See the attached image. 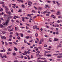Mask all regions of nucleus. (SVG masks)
<instances>
[{
  "mask_svg": "<svg viewBox=\"0 0 62 62\" xmlns=\"http://www.w3.org/2000/svg\"><path fill=\"white\" fill-rule=\"evenodd\" d=\"M8 22H6L5 23H4V22L2 24L4 25H5V26H7L8 25Z\"/></svg>",
  "mask_w": 62,
  "mask_h": 62,
  "instance_id": "f257e3e1",
  "label": "nucleus"
},
{
  "mask_svg": "<svg viewBox=\"0 0 62 62\" xmlns=\"http://www.w3.org/2000/svg\"><path fill=\"white\" fill-rule=\"evenodd\" d=\"M54 41H58V39L55 38L54 39Z\"/></svg>",
  "mask_w": 62,
  "mask_h": 62,
  "instance_id": "f03ea898",
  "label": "nucleus"
},
{
  "mask_svg": "<svg viewBox=\"0 0 62 62\" xmlns=\"http://www.w3.org/2000/svg\"><path fill=\"white\" fill-rule=\"evenodd\" d=\"M12 37H13V36H12V35H10L9 38V39H11V38Z\"/></svg>",
  "mask_w": 62,
  "mask_h": 62,
  "instance_id": "7ed1b4c3",
  "label": "nucleus"
},
{
  "mask_svg": "<svg viewBox=\"0 0 62 62\" xmlns=\"http://www.w3.org/2000/svg\"><path fill=\"white\" fill-rule=\"evenodd\" d=\"M0 27L2 28L4 27V26L1 24H0Z\"/></svg>",
  "mask_w": 62,
  "mask_h": 62,
  "instance_id": "20e7f679",
  "label": "nucleus"
},
{
  "mask_svg": "<svg viewBox=\"0 0 62 62\" xmlns=\"http://www.w3.org/2000/svg\"><path fill=\"white\" fill-rule=\"evenodd\" d=\"M62 56H58L57 57V58H61L62 57Z\"/></svg>",
  "mask_w": 62,
  "mask_h": 62,
  "instance_id": "39448f33",
  "label": "nucleus"
},
{
  "mask_svg": "<svg viewBox=\"0 0 62 62\" xmlns=\"http://www.w3.org/2000/svg\"><path fill=\"white\" fill-rule=\"evenodd\" d=\"M12 54L13 55H14V56H15V55H16V53L15 52L13 53Z\"/></svg>",
  "mask_w": 62,
  "mask_h": 62,
  "instance_id": "423d86ee",
  "label": "nucleus"
},
{
  "mask_svg": "<svg viewBox=\"0 0 62 62\" xmlns=\"http://www.w3.org/2000/svg\"><path fill=\"white\" fill-rule=\"evenodd\" d=\"M3 9L2 8H0V11H3Z\"/></svg>",
  "mask_w": 62,
  "mask_h": 62,
  "instance_id": "0eeeda50",
  "label": "nucleus"
},
{
  "mask_svg": "<svg viewBox=\"0 0 62 62\" xmlns=\"http://www.w3.org/2000/svg\"><path fill=\"white\" fill-rule=\"evenodd\" d=\"M59 13H60V12H58L57 13H56V14L57 15H59Z\"/></svg>",
  "mask_w": 62,
  "mask_h": 62,
  "instance_id": "6e6552de",
  "label": "nucleus"
},
{
  "mask_svg": "<svg viewBox=\"0 0 62 62\" xmlns=\"http://www.w3.org/2000/svg\"><path fill=\"white\" fill-rule=\"evenodd\" d=\"M4 14V12H2V13H0V15H2L3 14Z\"/></svg>",
  "mask_w": 62,
  "mask_h": 62,
  "instance_id": "1a4fd4ad",
  "label": "nucleus"
},
{
  "mask_svg": "<svg viewBox=\"0 0 62 62\" xmlns=\"http://www.w3.org/2000/svg\"><path fill=\"white\" fill-rule=\"evenodd\" d=\"M46 56L48 57H50V56H52V55H51L49 54L48 55H47Z\"/></svg>",
  "mask_w": 62,
  "mask_h": 62,
  "instance_id": "9d476101",
  "label": "nucleus"
},
{
  "mask_svg": "<svg viewBox=\"0 0 62 62\" xmlns=\"http://www.w3.org/2000/svg\"><path fill=\"white\" fill-rule=\"evenodd\" d=\"M14 50H15V51H17L18 50V48H14Z\"/></svg>",
  "mask_w": 62,
  "mask_h": 62,
  "instance_id": "9b49d317",
  "label": "nucleus"
},
{
  "mask_svg": "<svg viewBox=\"0 0 62 62\" xmlns=\"http://www.w3.org/2000/svg\"><path fill=\"white\" fill-rule=\"evenodd\" d=\"M8 51H12V49L10 48H9L8 49Z\"/></svg>",
  "mask_w": 62,
  "mask_h": 62,
  "instance_id": "f8f14e48",
  "label": "nucleus"
},
{
  "mask_svg": "<svg viewBox=\"0 0 62 62\" xmlns=\"http://www.w3.org/2000/svg\"><path fill=\"white\" fill-rule=\"evenodd\" d=\"M47 11H45L43 12V13H44V14L46 13H47Z\"/></svg>",
  "mask_w": 62,
  "mask_h": 62,
  "instance_id": "ddd939ff",
  "label": "nucleus"
},
{
  "mask_svg": "<svg viewBox=\"0 0 62 62\" xmlns=\"http://www.w3.org/2000/svg\"><path fill=\"white\" fill-rule=\"evenodd\" d=\"M29 36H26L25 38H26V39H28V38H29Z\"/></svg>",
  "mask_w": 62,
  "mask_h": 62,
  "instance_id": "4468645a",
  "label": "nucleus"
},
{
  "mask_svg": "<svg viewBox=\"0 0 62 62\" xmlns=\"http://www.w3.org/2000/svg\"><path fill=\"white\" fill-rule=\"evenodd\" d=\"M31 11L33 13H36V11L35 10H32Z\"/></svg>",
  "mask_w": 62,
  "mask_h": 62,
  "instance_id": "2eb2a0df",
  "label": "nucleus"
},
{
  "mask_svg": "<svg viewBox=\"0 0 62 62\" xmlns=\"http://www.w3.org/2000/svg\"><path fill=\"white\" fill-rule=\"evenodd\" d=\"M4 2H0V4H4Z\"/></svg>",
  "mask_w": 62,
  "mask_h": 62,
  "instance_id": "dca6fc26",
  "label": "nucleus"
},
{
  "mask_svg": "<svg viewBox=\"0 0 62 62\" xmlns=\"http://www.w3.org/2000/svg\"><path fill=\"white\" fill-rule=\"evenodd\" d=\"M12 18V16H10L8 17V19H10V18Z\"/></svg>",
  "mask_w": 62,
  "mask_h": 62,
  "instance_id": "f3484780",
  "label": "nucleus"
},
{
  "mask_svg": "<svg viewBox=\"0 0 62 62\" xmlns=\"http://www.w3.org/2000/svg\"><path fill=\"white\" fill-rule=\"evenodd\" d=\"M29 3H30V4H31V5H32V4H33L32 2H30L29 1L28 2Z\"/></svg>",
  "mask_w": 62,
  "mask_h": 62,
  "instance_id": "a211bd4d",
  "label": "nucleus"
},
{
  "mask_svg": "<svg viewBox=\"0 0 62 62\" xmlns=\"http://www.w3.org/2000/svg\"><path fill=\"white\" fill-rule=\"evenodd\" d=\"M24 53L26 55L27 54V52H26V51H25L24 52Z\"/></svg>",
  "mask_w": 62,
  "mask_h": 62,
  "instance_id": "6ab92c4d",
  "label": "nucleus"
},
{
  "mask_svg": "<svg viewBox=\"0 0 62 62\" xmlns=\"http://www.w3.org/2000/svg\"><path fill=\"white\" fill-rule=\"evenodd\" d=\"M36 53H37V54H39V53H40V51H37L36 52Z\"/></svg>",
  "mask_w": 62,
  "mask_h": 62,
  "instance_id": "aec40b11",
  "label": "nucleus"
},
{
  "mask_svg": "<svg viewBox=\"0 0 62 62\" xmlns=\"http://www.w3.org/2000/svg\"><path fill=\"white\" fill-rule=\"evenodd\" d=\"M48 5H45V8H48Z\"/></svg>",
  "mask_w": 62,
  "mask_h": 62,
  "instance_id": "412c9836",
  "label": "nucleus"
},
{
  "mask_svg": "<svg viewBox=\"0 0 62 62\" xmlns=\"http://www.w3.org/2000/svg\"><path fill=\"white\" fill-rule=\"evenodd\" d=\"M15 34L16 36H18L19 35V34H18V33L17 32H16L15 33Z\"/></svg>",
  "mask_w": 62,
  "mask_h": 62,
  "instance_id": "4be33fe9",
  "label": "nucleus"
},
{
  "mask_svg": "<svg viewBox=\"0 0 62 62\" xmlns=\"http://www.w3.org/2000/svg\"><path fill=\"white\" fill-rule=\"evenodd\" d=\"M55 26L56 27H59V25H58V24H56L55 25Z\"/></svg>",
  "mask_w": 62,
  "mask_h": 62,
  "instance_id": "5701e85b",
  "label": "nucleus"
},
{
  "mask_svg": "<svg viewBox=\"0 0 62 62\" xmlns=\"http://www.w3.org/2000/svg\"><path fill=\"white\" fill-rule=\"evenodd\" d=\"M41 59H43V60H45L46 59V58H41Z\"/></svg>",
  "mask_w": 62,
  "mask_h": 62,
  "instance_id": "b1692460",
  "label": "nucleus"
},
{
  "mask_svg": "<svg viewBox=\"0 0 62 62\" xmlns=\"http://www.w3.org/2000/svg\"><path fill=\"white\" fill-rule=\"evenodd\" d=\"M53 55H55V56H57V55H58V54H53Z\"/></svg>",
  "mask_w": 62,
  "mask_h": 62,
  "instance_id": "393cba45",
  "label": "nucleus"
},
{
  "mask_svg": "<svg viewBox=\"0 0 62 62\" xmlns=\"http://www.w3.org/2000/svg\"><path fill=\"white\" fill-rule=\"evenodd\" d=\"M7 54L8 55V54H10V52H7Z\"/></svg>",
  "mask_w": 62,
  "mask_h": 62,
  "instance_id": "a878e982",
  "label": "nucleus"
},
{
  "mask_svg": "<svg viewBox=\"0 0 62 62\" xmlns=\"http://www.w3.org/2000/svg\"><path fill=\"white\" fill-rule=\"evenodd\" d=\"M2 33L3 34H5V33H6V32H5V31H2Z\"/></svg>",
  "mask_w": 62,
  "mask_h": 62,
  "instance_id": "bb28decb",
  "label": "nucleus"
},
{
  "mask_svg": "<svg viewBox=\"0 0 62 62\" xmlns=\"http://www.w3.org/2000/svg\"><path fill=\"white\" fill-rule=\"evenodd\" d=\"M21 37H23V33L21 34Z\"/></svg>",
  "mask_w": 62,
  "mask_h": 62,
  "instance_id": "cd10ccee",
  "label": "nucleus"
},
{
  "mask_svg": "<svg viewBox=\"0 0 62 62\" xmlns=\"http://www.w3.org/2000/svg\"><path fill=\"white\" fill-rule=\"evenodd\" d=\"M25 48V47H24V46H22L21 47V49H24V48Z\"/></svg>",
  "mask_w": 62,
  "mask_h": 62,
  "instance_id": "c85d7f7f",
  "label": "nucleus"
},
{
  "mask_svg": "<svg viewBox=\"0 0 62 62\" xmlns=\"http://www.w3.org/2000/svg\"><path fill=\"white\" fill-rule=\"evenodd\" d=\"M42 41H40L39 42V44H42Z\"/></svg>",
  "mask_w": 62,
  "mask_h": 62,
  "instance_id": "c756f323",
  "label": "nucleus"
},
{
  "mask_svg": "<svg viewBox=\"0 0 62 62\" xmlns=\"http://www.w3.org/2000/svg\"><path fill=\"white\" fill-rule=\"evenodd\" d=\"M47 2L48 3H51V1H47Z\"/></svg>",
  "mask_w": 62,
  "mask_h": 62,
  "instance_id": "7c9ffc66",
  "label": "nucleus"
},
{
  "mask_svg": "<svg viewBox=\"0 0 62 62\" xmlns=\"http://www.w3.org/2000/svg\"><path fill=\"white\" fill-rule=\"evenodd\" d=\"M42 61V62H47V61L46 60H45L44 61Z\"/></svg>",
  "mask_w": 62,
  "mask_h": 62,
  "instance_id": "2f4dec72",
  "label": "nucleus"
},
{
  "mask_svg": "<svg viewBox=\"0 0 62 62\" xmlns=\"http://www.w3.org/2000/svg\"><path fill=\"white\" fill-rule=\"evenodd\" d=\"M16 22H17V23H20V22H19V21L18 20H16Z\"/></svg>",
  "mask_w": 62,
  "mask_h": 62,
  "instance_id": "473e14b6",
  "label": "nucleus"
},
{
  "mask_svg": "<svg viewBox=\"0 0 62 62\" xmlns=\"http://www.w3.org/2000/svg\"><path fill=\"white\" fill-rule=\"evenodd\" d=\"M35 36H36V37H38V34L36 33L35 34Z\"/></svg>",
  "mask_w": 62,
  "mask_h": 62,
  "instance_id": "72a5a7b5",
  "label": "nucleus"
},
{
  "mask_svg": "<svg viewBox=\"0 0 62 62\" xmlns=\"http://www.w3.org/2000/svg\"><path fill=\"white\" fill-rule=\"evenodd\" d=\"M14 62H18V60H15L13 61Z\"/></svg>",
  "mask_w": 62,
  "mask_h": 62,
  "instance_id": "f704fd0d",
  "label": "nucleus"
},
{
  "mask_svg": "<svg viewBox=\"0 0 62 62\" xmlns=\"http://www.w3.org/2000/svg\"><path fill=\"white\" fill-rule=\"evenodd\" d=\"M21 11H22V10L20 9V10H19L18 11V12H21Z\"/></svg>",
  "mask_w": 62,
  "mask_h": 62,
  "instance_id": "c9c22d12",
  "label": "nucleus"
},
{
  "mask_svg": "<svg viewBox=\"0 0 62 62\" xmlns=\"http://www.w3.org/2000/svg\"><path fill=\"white\" fill-rule=\"evenodd\" d=\"M53 4H55V1H53Z\"/></svg>",
  "mask_w": 62,
  "mask_h": 62,
  "instance_id": "e433bc0d",
  "label": "nucleus"
},
{
  "mask_svg": "<svg viewBox=\"0 0 62 62\" xmlns=\"http://www.w3.org/2000/svg\"><path fill=\"white\" fill-rule=\"evenodd\" d=\"M33 47H34V46H31L30 47V48H33Z\"/></svg>",
  "mask_w": 62,
  "mask_h": 62,
  "instance_id": "4c0bfd02",
  "label": "nucleus"
},
{
  "mask_svg": "<svg viewBox=\"0 0 62 62\" xmlns=\"http://www.w3.org/2000/svg\"><path fill=\"white\" fill-rule=\"evenodd\" d=\"M2 54L0 53V57H2Z\"/></svg>",
  "mask_w": 62,
  "mask_h": 62,
  "instance_id": "58836bf2",
  "label": "nucleus"
},
{
  "mask_svg": "<svg viewBox=\"0 0 62 62\" xmlns=\"http://www.w3.org/2000/svg\"><path fill=\"white\" fill-rule=\"evenodd\" d=\"M34 8L35 9H37V7H35V6H34Z\"/></svg>",
  "mask_w": 62,
  "mask_h": 62,
  "instance_id": "ea45409f",
  "label": "nucleus"
},
{
  "mask_svg": "<svg viewBox=\"0 0 62 62\" xmlns=\"http://www.w3.org/2000/svg\"><path fill=\"white\" fill-rule=\"evenodd\" d=\"M13 43H14V44H17V43L15 42H14Z\"/></svg>",
  "mask_w": 62,
  "mask_h": 62,
  "instance_id": "a19ab883",
  "label": "nucleus"
},
{
  "mask_svg": "<svg viewBox=\"0 0 62 62\" xmlns=\"http://www.w3.org/2000/svg\"><path fill=\"white\" fill-rule=\"evenodd\" d=\"M16 18H20V17L18 16H16Z\"/></svg>",
  "mask_w": 62,
  "mask_h": 62,
  "instance_id": "79ce46f5",
  "label": "nucleus"
},
{
  "mask_svg": "<svg viewBox=\"0 0 62 62\" xmlns=\"http://www.w3.org/2000/svg\"><path fill=\"white\" fill-rule=\"evenodd\" d=\"M22 8H24V5H22Z\"/></svg>",
  "mask_w": 62,
  "mask_h": 62,
  "instance_id": "37998d69",
  "label": "nucleus"
},
{
  "mask_svg": "<svg viewBox=\"0 0 62 62\" xmlns=\"http://www.w3.org/2000/svg\"><path fill=\"white\" fill-rule=\"evenodd\" d=\"M8 14H11V12L9 11Z\"/></svg>",
  "mask_w": 62,
  "mask_h": 62,
  "instance_id": "c03bdc74",
  "label": "nucleus"
},
{
  "mask_svg": "<svg viewBox=\"0 0 62 62\" xmlns=\"http://www.w3.org/2000/svg\"><path fill=\"white\" fill-rule=\"evenodd\" d=\"M22 19H24L25 18H24V17H22L21 18Z\"/></svg>",
  "mask_w": 62,
  "mask_h": 62,
  "instance_id": "a18cd8bd",
  "label": "nucleus"
},
{
  "mask_svg": "<svg viewBox=\"0 0 62 62\" xmlns=\"http://www.w3.org/2000/svg\"><path fill=\"white\" fill-rule=\"evenodd\" d=\"M50 29H52V30H53V29H54V28H53V27H51L50 28Z\"/></svg>",
  "mask_w": 62,
  "mask_h": 62,
  "instance_id": "49530a36",
  "label": "nucleus"
},
{
  "mask_svg": "<svg viewBox=\"0 0 62 62\" xmlns=\"http://www.w3.org/2000/svg\"><path fill=\"white\" fill-rule=\"evenodd\" d=\"M50 25H52V24H53V23L52 22H50Z\"/></svg>",
  "mask_w": 62,
  "mask_h": 62,
  "instance_id": "de8ad7c7",
  "label": "nucleus"
},
{
  "mask_svg": "<svg viewBox=\"0 0 62 62\" xmlns=\"http://www.w3.org/2000/svg\"><path fill=\"white\" fill-rule=\"evenodd\" d=\"M26 24V25H27L28 26H30L29 25V24Z\"/></svg>",
  "mask_w": 62,
  "mask_h": 62,
  "instance_id": "09e8293b",
  "label": "nucleus"
},
{
  "mask_svg": "<svg viewBox=\"0 0 62 62\" xmlns=\"http://www.w3.org/2000/svg\"><path fill=\"white\" fill-rule=\"evenodd\" d=\"M17 38H18V39H20V37L18 36L17 37Z\"/></svg>",
  "mask_w": 62,
  "mask_h": 62,
  "instance_id": "8fccbe9b",
  "label": "nucleus"
},
{
  "mask_svg": "<svg viewBox=\"0 0 62 62\" xmlns=\"http://www.w3.org/2000/svg\"><path fill=\"white\" fill-rule=\"evenodd\" d=\"M54 15H51V17H54Z\"/></svg>",
  "mask_w": 62,
  "mask_h": 62,
  "instance_id": "3c124183",
  "label": "nucleus"
},
{
  "mask_svg": "<svg viewBox=\"0 0 62 62\" xmlns=\"http://www.w3.org/2000/svg\"><path fill=\"white\" fill-rule=\"evenodd\" d=\"M6 22H9V19H8L6 21Z\"/></svg>",
  "mask_w": 62,
  "mask_h": 62,
  "instance_id": "603ef678",
  "label": "nucleus"
},
{
  "mask_svg": "<svg viewBox=\"0 0 62 62\" xmlns=\"http://www.w3.org/2000/svg\"><path fill=\"white\" fill-rule=\"evenodd\" d=\"M1 42L2 44H4V42L3 41H1Z\"/></svg>",
  "mask_w": 62,
  "mask_h": 62,
  "instance_id": "864d4df0",
  "label": "nucleus"
},
{
  "mask_svg": "<svg viewBox=\"0 0 62 62\" xmlns=\"http://www.w3.org/2000/svg\"><path fill=\"white\" fill-rule=\"evenodd\" d=\"M11 21L12 22V23L14 22V20L12 19L11 20Z\"/></svg>",
  "mask_w": 62,
  "mask_h": 62,
  "instance_id": "5fc2aeb1",
  "label": "nucleus"
},
{
  "mask_svg": "<svg viewBox=\"0 0 62 62\" xmlns=\"http://www.w3.org/2000/svg\"><path fill=\"white\" fill-rule=\"evenodd\" d=\"M8 6H9V7H11V4H10L9 5H8Z\"/></svg>",
  "mask_w": 62,
  "mask_h": 62,
  "instance_id": "6e6d98bb",
  "label": "nucleus"
},
{
  "mask_svg": "<svg viewBox=\"0 0 62 62\" xmlns=\"http://www.w3.org/2000/svg\"><path fill=\"white\" fill-rule=\"evenodd\" d=\"M16 8H18V6H16Z\"/></svg>",
  "mask_w": 62,
  "mask_h": 62,
  "instance_id": "4d7b16f0",
  "label": "nucleus"
},
{
  "mask_svg": "<svg viewBox=\"0 0 62 62\" xmlns=\"http://www.w3.org/2000/svg\"><path fill=\"white\" fill-rule=\"evenodd\" d=\"M5 45H8V43H7V42H5Z\"/></svg>",
  "mask_w": 62,
  "mask_h": 62,
  "instance_id": "13d9d810",
  "label": "nucleus"
},
{
  "mask_svg": "<svg viewBox=\"0 0 62 62\" xmlns=\"http://www.w3.org/2000/svg\"><path fill=\"white\" fill-rule=\"evenodd\" d=\"M10 34H11V35H12L13 34V32H11L10 33Z\"/></svg>",
  "mask_w": 62,
  "mask_h": 62,
  "instance_id": "bf43d9fd",
  "label": "nucleus"
},
{
  "mask_svg": "<svg viewBox=\"0 0 62 62\" xmlns=\"http://www.w3.org/2000/svg\"><path fill=\"white\" fill-rule=\"evenodd\" d=\"M9 43L10 44H12V42H9Z\"/></svg>",
  "mask_w": 62,
  "mask_h": 62,
  "instance_id": "052dcab7",
  "label": "nucleus"
},
{
  "mask_svg": "<svg viewBox=\"0 0 62 62\" xmlns=\"http://www.w3.org/2000/svg\"><path fill=\"white\" fill-rule=\"evenodd\" d=\"M5 58H7V57L6 55H5Z\"/></svg>",
  "mask_w": 62,
  "mask_h": 62,
  "instance_id": "680f3d73",
  "label": "nucleus"
},
{
  "mask_svg": "<svg viewBox=\"0 0 62 62\" xmlns=\"http://www.w3.org/2000/svg\"><path fill=\"white\" fill-rule=\"evenodd\" d=\"M22 54H23V55H26L25 54V53H22Z\"/></svg>",
  "mask_w": 62,
  "mask_h": 62,
  "instance_id": "e2e57ef3",
  "label": "nucleus"
},
{
  "mask_svg": "<svg viewBox=\"0 0 62 62\" xmlns=\"http://www.w3.org/2000/svg\"><path fill=\"white\" fill-rule=\"evenodd\" d=\"M39 54H36V56H39Z\"/></svg>",
  "mask_w": 62,
  "mask_h": 62,
  "instance_id": "0e129e2a",
  "label": "nucleus"
},
{
  "mask_svg": "<svg viewBox=\"0 0 62 62\" xmlns=\"http://www.w3.org/2000/svg\"><path fill=\"white\" fill-rule=\"evenodd\" d=\"M31 58H33V55H31Z\"/></svg>",
  "mask_w": 62,
  "mask_h": 62,
  "instance_id": "69168bd1",
  "label": "nucleus"
},
{
  "mask_svg": "<svg viewBox=\"0 0 62 62\" xmlns=\"http://www.w3.org/2000/svg\"><path fill=\"white\" fill-rule=\"evenodd\" d=\"M27 50H28V51H30V49H27Z\"/></svg>",
  "mask_w": 62,
  "mask_h": 62,
  "instance_id": "338daca9",
  "label": "nucleus"
},
{
  "mask_svg": "<svg viewBox=\"0 0 62 62\" xmlns=\"http://www.w3.org/2000/svg\"><path fill=\"white\" fill-rule=\"evenodd\" d=\"M28 33H30V31L29 30L27 31Z\"/></svg>",
  "mask_w": 62,
  "mask_h": 62,
  "instance_id": "774afa93",
  "label": "nucleus"
}]
</instances>
